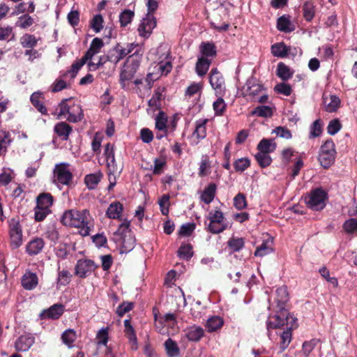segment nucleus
<instances>
[{
    "mask_svg": "<svg viewBox=\"0 0 357 357\" xmlns=\"http://www.w3.org/2000/svg\"><path fill=\"white\" fill-rule=\"evenodd\" d=\"M274 90L278 93L284 96H289L291 93V88L289 84L286 83H280L275 85Z\"/></svg>",
    "mask_w": 357,
    "mask_h": 357,
    "instance_id": "62",
    "label": "nucleus"
},
{
    "mask_svg": "<svg viewBox=\"0 0 357 357\" xmlns=\"http://www.w3.org/2000/svg\"><path fill=\"white\" fill-rule=\"evenodd\" d=\"M11 142L9 132L0 130V155L5 153Z\"/></svg>",
    "mask_w": 357,
    "mask_h": 357,
    "instance_id": "42",
    "label": "nucleus"
},
{
    "mask_svg": "<svg viewBox=\"0 0 357 357\" xmlns=\"http://www.w3.org/2000/svg\"><path fill=\"white\" fill-rule=\"evenodd\" d=\"M335 144L333 141L327 140L321 146L319 160L324 168L329 167L334 162L335 157Z\"/></svg>",
    "mask_w": 357,
    "mask_h": 357,
    "instance_id": "7",
    "label": "nucleus"
},
{
    "mask_svg": "<svg viewBox=\"0 0 357 357\" xmlns=\"http://www.w3.org/2000/svg\"><path fill=\"white\" fill-rule=\"evenodd\" d=\"M276 149V144L273 142V139H262L257 145V149L259 152L270 153L273 152Z\"/></svg>",
    "mask_w": 357,
    "mask_h": 357,
    "instance_id": "31",
    "label": "nucleus"
},
{
    "mask_svg": "<svg viewBox=\"0 0 357 357\" xmlns=\"http://www.w3.org/2000/svg\"><path fill=\"white\" fill-rule=\"evenodd\" d=\"M234 206L238 210H243L247 206L245 195L243 193L237 194L234 198Z\"/></svg>",
    "mask_w": 357,
    "mask_h": 357,
    "instance_id": "53",
    "label": "nucleus"
},
{
    "mask_svg": "<svg viewBox=\"0 0 357 357\" xmlns=\"http://www.w3.org/2000/svg\"><path fill=\"white\" fill-rule=\"evenodd\" d=\"M211 63V59L205 58L204 56L199 57L195 66L197 74L199 77H203L205 75L208 70Z\"/></svg>",
    "mask_w": 357,
    "mask_h": 357,
    "instance_id": "26",
    "label": "nucleus"
},
{
    "mask_svg": "<svg viewBox=\"0 0 357 357\" xmlns=\"http://www.w3.org/2000/svg\"><path fill=\"white\" fill-rule=\"evenodd\" d=\"M273 132L275 133L278 137L286 139H289L292 137L291 131L285 127L278 126L273 130Z\"/></svg>",
    "mask_w": 357,
    "mask_h": 357,
    "instance_id": "59",
    "label": "nucleus"
},
{
    "mask_svg": "<svg viewBox=\"0 0 357 357\" xmlns=\"http://www.w3.org/2000/svg\"><path fill=\"white\" fill-rule=\"evenodd\" d=\"M91 220V218L88 210L70 209L63 213L61 222L66 226L80 229L79 234L82 236H86L90 234Z\"/></svg>",
    "mask_w": 357,
    "mask_h": 357,
    "instance_id": "2",
    "label": "nucleus"
},
{
    "mask_svg": "<svg viewBox=\"0 0 357 357\" xmlns=\"http://www.w3.org/2000/svg\"><path fill=\"white\" fill-rule=\"evenodd\" d=\"M208 119H199L196 121V127L192 135L196 137L198 140L203 139L206 136V124Z\"/></svg>",
    "mask_w": 357,
    "mask_h": 357,
    "instance_id": "32",
    "label": "nucleus"
},
{
    "mask_svg": "<svg viewBox=\"0 0 357 357\" xmlns=\"http://www.w3.org/2000/svg\"><path fill=\"white\" fill-rule=\"evenodd\" d=\"M277 75L283 81H287L292 77L293 72L284 63L280 62L277 66Z\"/></svg>",
    "mask_w": 357,
    "mask_h": 357,
    "instance_id": "40",
    "label": "nucleus"
},
{
    "mask_svg": "<svg viewBox=\"0 0 357 357\" xmlns=\"http://www.w3.org/2000/svg\"><path fill=\"white\" fill-rule=\"evenodd\" d=\"M252 115L261 117H269L272 116V109L268 106L257 107L252 112Z\"/></svg>",
    "mask_w": 357,
    "mask_h": 357,
    "instance_id": "50",
    "label": "nucleus"
},
{
    "mask_svg": "<svg viewBox=\"0 0 357 357\" xmlns=\"http://www.w3.org/2000/svg\"><path fill=\"white\" fill-rule=\"evenodd\" d=\"M226 103L225 100L222 98L221 96L217 99L213 104V109L215 111V114L217 116H221L223 114L225 109H226Z\"/></svg>",
    "mask_w": 357,
    "mask_h": 357,
    "instance_id": "55",
    "label": "nucleus"
},
{
    "mask_svg": "<svg viewBox=\"0 0 357 357\" xmlns=\"http://www.w3.org/2000/svg\"><path fill=\"white\" fill-rule=\"evenodd\" d=\"M224 324V320L220 316L209 317L206 323L205 327L208 333H213L220 329Z\"/></svg>",
    "mask_w": 357,
    "mask_h": 357,
    "instance_id": "28",
    "label": "nucleus"
},
{
    "mask_svg": "<svg viewBox=\"0 0 357 357\" xmlns=\"http://www.w3.org/2000/svg\"><path fill=\"white\" fill-rule=\"evenodd\" d=\"M38 284V277L36 273H26L22 278V285L27 290L34 289Z\"/></svg>",
    "mask_w": 357,
    "mask_h": 357,
    "instance_id": "29",
    "label": "nucleus"
},
{
    "mask_svg": "<svg viewBox=\"0 0 357 357\" xmlns=\"http://www.w3.org/2000/svg\"><path fill=\"white\" fill-rule=\"evenodd\" d=\"M303 17L307 21H311L314 16V6L310 1H306L303 5Z\"/></svg>",
    "mask_w": 357,
    "mask_h": 357,
    "instance_id": "47",
    "label": "nucleus"
},
{
    "mask_svg": "<svg viewBox=\"0 0 357 357\" xmlns=\"http://www.w3.org/2000/svg\"><path fill=\"white\" fill-rule=\"evenodd\" d=\"M272 251V248L267 245L266 243H262L259 247L257 248L255 255L257 257H264Z\"/></svg>",
    "mask_w": 357,
    "mask_h": 357,
    "instance_id": "63",
    "label": "nucleus"
},
{
    "mask_svg": "<svg viewBox=\"0 0 357 357\" xmlns=\"http://www.w3.org/2000/svg\"><path fill=\"white\" fill-rule=\"evenodd\" d=\"M277 27L280 31L284 32H291L293 31V29L291 27V22L289 20L284 16H282L278 18Z\"/></svg>",
    "mask_w": 357,
    "mask_h": 357,
    "instance_id": "48",
    "label": "nucleus"
},
{
    "mask_svg": "<svg viewBox=\"0 0 357 357\" xmlns=\"http://www.w3.org/2000/svg\"><path fill=\"white\" fill-rule=\"evenodd\" d=\"M134 15L135 13L133 11L127 9L124 10L123 12L121 13L119 15V22L121 23V25L122 26H127L129 23L131 22Z\"/></svg>",
    "mask_w": 357,
    "mask_h": 357,
    "instance_id": "49",
    "label": "nucleus"
},
{
    "mask_svg": "<svg viewBox=\"0 0 357 357\" xmlns=\"http://www.w3.org/2000/svg\"><path fill=\"white\" fill-rule=\"evenodd\" d=\"M169 195H163L158 200L160 211L164 215H167L169 213Z\"/></svg>",
    "mask_w": 357,
    "mask_h": 357,
    "instance_id": "51",
    "label": "nucleus"
},
{
    "mask_svg": "<svg viewBox=\"0 0 357 357\" xmlns=\"http://www.w3.org/2000/svg\"><path fill=\"white\" fill-rule=\"evenodd\" d=\"M102 177V174L98 171L85 176L84 182L87 188L90 190L95 189Z\"/></svg>",
    "mask_w": 357,
    "mask_h": 357,
    "instance_id": "30",
    "label": "nucleus"
},
{
    "mask_svg": "<svg viewBox=\"0 0 357 357\" xmlns=\"http://www.w3.org/2000/svg\"><path fill=\"white\" fill-rule=\"evenodd\" d=\"M9 234L11 247L13 249L19 248L22 243V230L18 220L12 218L9 221Z\"/></svg>",
    "mask_w": 357,
    "mask_h": 357,
    "instance_id": "10",
    "label": "nucleus"
},
{
    "mask_svg": "<svg viewBox=\"0 0 357 357\" xmlns=\"http://www.w3.org/2000/svg\"><path fill=\"white\" fill-rule=\"evenodd\" d=\"M91 28L96 32H100L103 27V18L101 15H96L93 16L91 22Z\"/></svg>",
    "mask_w": 357,
    "mask_h": 357,
    "instance_id": "54",
    "label": "nucleus"
},
{
    "mask_svg": "<svg viewBox=\"0 0 357 357\" xmlns=\"http://www.w3.org/2000/svg\"><path fill=\"white\" fill-rule=\"evenodd\" d=\"M323 102L328 112H336L340 105V99L335 95L324 96Z\"/></svg>",
    "mask_w": 357,
    "mask_h": 357,
    "instance_id": "18",
    "label": "nucleus"
},
{
    "mask_svg": "<svg viewBox=\"0 0 357 357\" xmlns=\"http://www.w3.org/2000/svg\"><path fill=\"white\" fill-rule=\"evenodd\" d=\"M54 181L63 185H68L73 178L72 173L66 163L56 165L54 170Z\"/></svg>",
    "mask_w": 357,
    "mask_h": 357,
    "instance_id": "11",
    "label": "nucleus"
},
{
    "mask_svg": "<svg viewBox=\"0 0 357 357\" xmlns=\"http://www.w3.org/2000/svg\"><path fill=\"white\" fill-rule=\"evenodd\" d=\"M104 43L102 39L95 38L93 39L89 49L84 54L85 59L91 60L92 57L100 52L101 48L103 47Z\"/></svg>",
    "mask_w": 357,
    "mask_h": 357,
    "instance_id": "27",
    "label": "nucleus"
},
{
    "mask_svg": "<svg viewBox=\"0 0 357 357\" xmlns=\"http://www.w3.org/2000/svg\"><path fill=\"white\" fill-rule=\"evenodd\" d=\"M34 343V337L29 335H21L15 342V349L20 351H26Z\"/></svg>",
    "mask_w": 357,
    "mask_h": 357,
    "instance_id": "23",
    "label": "nucleus"
},
{
    "mask_svg": "<svg viewBox=\"0 0 357 357\" xmlns=\"http://www.w3.org/2000/svg\"><path fill=\"white\" fill-rule=\"evenodd\" d=\"M255 158L261 168L269 166L272 162V158L269 153L258 152L255 154Z\"/></svg>",
    "mask_w": 357,
    "mask_h": 357,
    "instance_id": "44",
    "label": "nucleus"
},
{
    "mask_svg": "<svg viewBox=\"0 0 357 357\" xmlns=\"http://www.w3.org/2000/svg\"><path fill=\"white\" fill-rule=\"evenodd\" d=\"M216 189L217 186L215 183L208 185L201 193V201L206 204L211 203L215 196Z\"/></svg>",
    "mask_w": 357,
    "mask_h": 357,
    "instance_id": "22",
    "label": "nucleus"
},
{
    "mask_svg": "<svg viewBox=\"0 0 357 357\" xmlns=\"http://www.w3.org/2000/svg\"><path fill=\"white\" fill-rule=\"evenodd\" d=\"M68 87V84L66 81L62 78L56 79L51 85V91L52 92H59L65 89Z\"/></svg>",
    "mask_w": 357,
    "mask_h": 357,
    "instance_id": "61",
    "label": "nucleus"
},
{
    "mask_svg": "<svg viewBox=\"0 0 357 357\" xmlns=\"http://www.w3.org/2000/svg\"><path fill=\"white\" fill-rule=\"evenodd\" d=\"M123 210V205L119 202H114L109 205L106 211V216L110 219H119Z\"/></svg>",
    "mask_w": 357,
    "mask_h": 357,
    "instance_id": "25",
    "label": "nucleus"
},
{
    "mask_svg": "<svg viewBox=\"0 0 357 357\" xmlns=\"http://www.w3.org/2000/svg\"><path fill=\"white\" fill-rule=\"evenodd\" d=\"M289 49L283 43H275L271 46V52L273 56L283 58L288 54Z\"/></svg>",
    "mask_w": 357,
    "mask_h": 357,
    "instance_id": "39",
    "label": "nucleus"
},
{
    "mask_svg": "<svg viewBox=\"0 0 357 357\" xmlns=\"http://www.w3.org/2000/svg\"><path fill=\"white\" fill-rule=\"evenodd\" d=\"M164 89L162 88H158L151 98L149 100V105L150 107H160V100L164 97L163 95Z\"/></svg>",
    "mask_w": 357,
    "mask_h": 357,
    "instance_id": "45",
    "label": "nucleus"
},
{
    "mask_svg": "<svg viewBox=\"0 0 357 357\" xmlns=\"http://www.w3.org/2000/svg\"><path fill=\"white\" fill-rule=\"evenodd\" d=\"M275 294V301L279 309V311H278L276 314H280L282 311H287L285 310V304L289 301V294L287 287L283 286L278 288Z\"/></svg>",
    "mask_w": 357,
    "mask_h": 357,
    "instance_id": "16",
    "label": "nucleus"
},
{
    "mask_svg": "<svg viewBox=\"0 0 357 357\" xmlns=\"http://www.w3.org/2000/svg\"><path fill=\"white\" fill-rule=\"evenodd\" d=\"M156 26L155 18L152 14H148L143 18L139 25L138 31L140 36L147 38Z\"/></svg>",
    "mask_w": 357,
    "mask_h": 357,
    "instance_id": "12",
    "label": "nucleus"
},
{
    "mask_svg": "<svg viewBox=\"0 0 357 357\" xmlns=\"http://www.w3.org/2000/svg\"><path fill=\"white\" fill-rule=\"evenodd\" d=\"M72 127L66 122H59L54 126V131L61 138L62 140H67L72 132Z\"/></svg>",
    "mask_w": 357,
    "mask_h": 357,
    "instance_id": "24",
    "label": "nucleus"
},
{
    "mask_svg": "<svg viewBox=\"0 0 357 357\" xmlns=\"http://www.w3.org/2000/svg\"><path fill=\"white\" fill-rule=\"evenodd\" d=\"M95 262L88 259H81L75 266V275L79 278H86L91 275L97 268Z\"/></svg>",
    "mask_w": 357,
    "mask_h": 357,
    "instance_id": "8",
    "label": "nucleus"
},
{
    "mask_svg": "<svg viewBox=\"0 0 357 357\" xmlns=\"http://www.w3.org/2000/svg\"><path fill=\"white\" fill-rule=\"evenodd\" d=\"M158 58L154 62L147 74L146 82L149 88L151 87L153 82L158 79L162 75H167L172 69V56L169 50H165L160 47L157 50Z\"/></svg>",
    "mask_w": 357,
    "mask_h": 357,
    "instance_id": "3",
    "label": "nucleus"
},
{
    "mask_svg": "<svg viewBox=\"0 0 357 357\" xmlns=\"http://www.w3.org/2000/svg\"><path fill=\"white\" fill-rule=\"evenodd\" d=\"M88 59H85V57L83 56L81 59H79L76 61L75 63H73L71 66L70 70L64 73L62 77H66L67 75V73H70L71 78L74 79L75 76L77 75L79 70L81 69V68L88 61Z\"/></svg>",
    "mask_w": 357,
    "mask_h": 357,
    "instance_id": "41",
    "label": "nucleus"
},
{
    "mask_svg": "<svg viewBox=\"0 0 357 357\" xmlns=\"http://www.w3.org/2000/svg\"><path fill=\"white\" fill-rule=\"evenodd\" d=\"M201 56L213 59L217 54L216 46L211 42H202L199 45Z\"/></svg>",
    "mask_w": 357,
    "mask_h": 357,
    "instance_id": "20",
    "label": "nucleus"
},
{
    "mask_svg": "<svg viewBox=\"0 0 357 357\" xmlns=\"http://www.w3.org/2000/svg\"><path fill=\"white\" fill-rule=\"evenodd\" d=\"M204 335V329L197 326H192L185 330V336L188 340L192 342H198Z\"/></svg>",
    "mask_w": 357,
    "mask_h": 357,
    "instance_id": "21",
    "label": "nucleus"
},
{
    "mask_svg": "<svg viewBox=\"0 0 357 357\" xmlns=\"http://www.w3.org/2000/svg\"><path fill=\"white\" fill-rule=\"evenodd\" d=\"M264 89L262 85L259 84L255 79H248L243 88L244 96L255 98Z\"/></svg>",
    "mask_w": 357,
    "mask_h": 357,
    "instance_id": "14",
    "label": "nucleus"
},
{
    "mask_svg": "<svg viewBox=\"0 0 357 357\" xmlns=\"http://www.w3.org/2000/svg\"><path fill=\"white\" fill-rule=\"evenodd\" d=\"M53 203V197L50 193L40 194L37 198V207L50 209Z\"/></svg>",
    "mask_w": 357,
    "mask_h": 357,
    "instance_id": "38",
    "label": "nucleus"
},
{
    "mask_svg": "<svg viewBox=\"0 0 357 357\" xmlns=\"http://www.w3.org/2000/svg\"><path fill=\"white\" fill-rule=\"evenodd\" d=\"M52 114L57 115L58 119L66 118L72 123L81 121L84 116L80 105L76 104L71 98L61 100Z\"/></svg>",
    "mask_w": 357,
    "mask_h": 357,
    "instance_id": "4",
    "label": "nucleus"
},
{
    "mask_svg": "<svg viewBox=\"0 0 357 357\" xmlns=\"http://www.w3.org/2000/svg\"><path fill=\"white\" fill-rule=\"evenodd\" d=\"M165 347L169 357H177L180 354V349L176 342L168 338L165 342Z\"/></svg>",
    "mask_w": 357,
    "mask_h": 357,
    "instance_id": "35",
    "label": "nucleus"
},
{
    "mask_svg": "<svg viewBox=\"0 0 357 357\" xmlns=\"http://www.w3.org/2000/svg\"><path fill=\"white\" fill-rule=\"evenodd\" d=\"M343 228L348 234L357 233V218H350L344 222Z\"/></svg>",
    "mask_w": 357,
    "mask_h": 357,
    "instance_id": "56",
    "label": "nucleus"
},
{
    "mask_svg": "<svg viewBox=\"0 0 357 357\" xmlns=\"http://www.w3.org/2000/svg\"><path fill=\"white\" fill-rule=\"evenodd\" d=\"M245 245V241L242 238H231L227 241V245L231 252H239Z\"/></svg>",
    "mask_w": 357,
    "mask_h": 357,
    "instance_id": "43",
    "label": "nucleus"
},
{
    "mask_svg": "<svg viewBox=\"0 0 357 357\" xmlns=\"http://www.w3.org/2000/svg\"><path fill=\"white\" fill-rule=\"evenodd\" d=\"M42 93L40 92H34L31 96L30 100L33 105L43 114H47V109L45 106L40 102Z\"/></svg>",
    "mask_w": 357,
    "mask_h": 357,
    "instance_id": "37",
    "label": "nucleus"
},
{
    "mask_svg": "<svg viewBox=\"0 0 357 357\" xmlns=\"http://www.w3.org/2000/svg\"><path fill=\"white\" fill-rule=\"evenodd\" d=\"M206 219L208 223L205 222L206 229L211 234H218L223 232L227 227V225L225 222V216L220 210L211 211Z\"/></svg>",
    "mask_w": 357,
    "mask_h": 357,
    "instance_id": "5",
    "label": "nucleus"
},
{
    "mask_svg": "<svg viewBox=\"0 0 357 357\" xmlns=\"http://www.w3.org/2000/svg\"><path fill=\"white\" fill-rule=\"evenodd\" d=\"M38 40L34 35L29 33L23 35L20 39L21 45L26 50L34 48L38 44Z\"/></svg>",
    "mask_w": 357,
    "mask_h": 357,
    "instance_id": "36",
    "label": "nucleus"
},
{
    "mask_svg": "<svg viewBox=\"0 0 357 357\" xmlns=\"http://www.w3.org/2000/svg\"><path fill=\"white\" fill-rule=\"evenodd\" d=\"M250 165V162L248 158H241L234 162V167L236 172H243Z\"/></svg>",
    "mask_w": 357,
    "mask_h": 357,
    "instance_id": "57",
    "label": "nucleus"
},
{
    "mask_svg": "<svg viewBox=\"0 0 357 357\" xmlns=\"http://www.w3.org/2000/svg\"><path fill=\"white\" fill-rule=\"evenodd\" d=\"M209 83L217 96H222L225 91V79L217 68H212L209 73Z\"/></svg>",
    "mask_w": 357,
    "mask_h": 357,
    "instance_id": "9",
    "label": "nucleus"
},
{
    "mask_svg": "<svg viewBox=\"0 0 357 357\" xmlns=\"http://www.w3.org/2000/svg\"><path fill=\"white\" fill-rule=\"evenodd\" d=\"M106 58L107 61L115 64L117 63L121 59H122L121 54H119V52L116 47L108 52Z\"/></svg>",
    "mask_w": 357,
    "mask_h": 357,
    "instance_id": "60",
    "label": "nucleus"
},
{
    "mask_svg": "<svg viewBox=\"0 0 357 357\" xmlns=\"http://www.w3.org/2000/svg\"><path fill=\"white\" fill-rule=\"evenodd\" d=\"M139 67L138 61H128L124 64L120 74V82L123 87H125L124 82L130 80L135 75Z\"/></svg>",
    "mask_w": 357,
    "mask_h": 357,
    "instance_id": "13",
    "label": "nucleus"
},
{
    "mask_svg": "<svg viewBox=\"0 0 357 357\" xmlns=\"http://www.w3.org/2000/svg\"><path fill=\"white\" fill-rule=\"evenodd\" d=\"M127 234H132L130 229V221L125 220L119 227L118 229L114 233V240H121Z\"/></svg>",
    "mask_w": 357,
    "mask_h": 357,
    "instance_id": "33",
    "label": "nucleus"
},
{
    "mask_svg": "<svg viewBox=\"0 0 357 357\" xmlns=\"http://www.w3.org/2000/svg\"><path fill=\"white\" fill-rule=\"evenodd\" d=\"M50 209H46L36 206L35 208V220L40 222L45 220L47 215L50 213Z\"/></svg>",
    "mask_w": 357,
    "mask_h": 357,
    "instance_id": "64",
    "label": "nucleus"
},
{
    "mask_svg": "<svg viewBox=\"0 0 357 357\" xmlns=\"http://www.w3.org/2000/svg\"><path fill=\"white\" fill-rule=\"evenodd\" d=\"M192 246L189 244L181 245L178 250V256L184 259H189L192 256Z\"/></svg>",
    "mask_w": 357,
    "mask_h": 357,
    "instance_id": "58",
    "label": "nucleus"
},
{
    "mask_svg": "<svg viewBox=\"0 0 357 357\" xmlns=\"http://www.w3.org/2000/svg\"><path fill=\"white\" fill-rule=\"evenodd\" d=\"M75 339L76 333L72 329H68L65 331L61 335V340L63 344L67 345L68 347H73V344L75 342Z\"/></svg>",
    "mask_w": 357,
    "mask_h": 357,
    "instance_id": "46",
    "label": "nucleus"
},
{
    "mask_svg": "<svg viewBox=\"0 0 357 357\" xmlns=\"http://www.w3.org/2000/svg\"><path fill=\"white\" fill-rule=\"evenodd\" d=\"M116 243L121 245V253L128 252L131 251L135 245V238L132 234H127L121 240L115 241Z\"/></svg>",
    "mask_w": 357,
    "mask_h": 357,
    "instance_id": "19",
    "label": "nucleus"
},
{
    "mask_svg": "<svg viewBox=\"0 0 357 357\" xmlns=\"http://www.w3.org/2000/svg\"><path fill=\"white\" fill-rule=\"evenodd\" d=\"M44 246V240L42 238L36 237L27 243L26 246V251L29 255H36L42 252Z\"/></svg>",
    "mask_w": 357,
    "mask_h": 357,
    "instance_id": "15",
    "label": "nucleus"
},
{
    "mask_svg": "<svg viewBox=\"0 0 357 357\" xmlns=\"http://www.w3.org/2000/svg\"><path fill=\"white\" fill-rule=\"evenodd\" d=\"M64 307L61 304H54L40 313L42 319H57L63 313Z\"/></svg>",
    "mask_w": 357,
    "mask_h": 357,
    "instance_id": "17",
    "label": "nucleus"
},
{
    "mask_svg": "<svg viewBox=\"0 0 357 357\" xmlns=\"http://www.w3.org/2000/svg\"><path fill=\"white\" fill-rule=\"evenodd\" d=\"M297 319L291 316L287 311H282L280 314H276L270 317L266 322L267 330L271 328H283V331L280 333V349L284 351L289 345L292 340V330L297 328Z\"/></svg>",
    "mask_w": 357,
    "mask_h": 357,
    "instance_id": "1",
    "label": "nucleus"
},
{
    "mask_svg": "<svg viewBox=\"0 0 357 357\" xmlns=\"http://www.w3.org/2000/svg\"><path fill=\"white\" fill-rule=\"evenodd\" d=\"M210 162L207 156H203L199 165L198 174L199 176L203 177L209 173Z\"/></svg>",
    "mask_w": 357,
    "mask_h": 357,
    "instance_id": "52",
    "label": "nucleus"
},
{
    "mask_svg": "<svg viewBox=\"0 0 357 357\" xmlns=\"http://www.w3.org/2000/svg\"><path fill=\"white\" fill-rule=\"evenodd\" d=\"M155 128L163 132H167V116L164 112H159L155 118Z\"/></svg>",
    "mask_w": 357,
    "mask_h": 357,
    "instance_id": "34",
    "label": "nucleus"
},
{
    "mask_svg": "<svg viewBox=\"0 0 357 357\" xmlns=\"http://www.w3.org/2000/svg\"><path fill=\"white\" fill-rule=\"evenodd\" d=\"M326 192L321 188H316L305 197V202L312 210L321 211L326 206Z\"/></svg>",
    "mask_w": 357,
    "mask_h": 357,
    "instance_id": "6",
    "label": "nucleus"
}]
</instances>
